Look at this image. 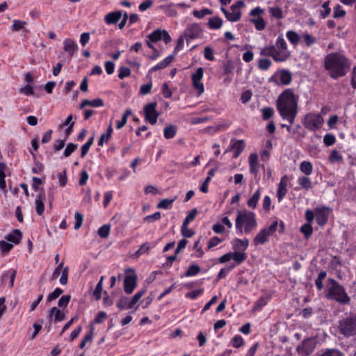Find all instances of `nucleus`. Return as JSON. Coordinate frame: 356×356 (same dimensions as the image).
Segmentation results:
<instances>
[{
    "instance_id": "29",
    "label": "nucleus",
    "mask_w": 356,
    "mask_h": 356,
    "mask_svg": "<svg viewBox=\"0 0 356 356\" xmlns=\"http://www.w3.org/2000/svg\"><path fill=\"white\" fill-rule=\"evenodd\" d=\"M104 104L103 100L100 98H97L93 100L85 99L81 102V103L80 104V108H83L84 107H86L87 106H90L95 107V108L102 107L104 106Z\"/></svg>"
},
{
    "instance_id": "17",
    "label": "nucleus",
    "mask_w": 356,
    "mask_h": 356,
    "mask_svg": "<svg viewBox=\"0 0 356 356\" xmlns=\"http://www.w3.org/2000/svg\"><path fill=\"white\" fill-rule=\"evenodd\" d=\"M289 178L286 175L283 176L281 178V180L278 184V188L277 191V197L278 199V202H280L287 193V185H288Z\"/></svg>"
},
{
    "instance_id": "12",
    "label": "nucleus",
    "mask_w": 356,
    "mask_h": 356,
    "mask_svg": "<svg viewBox=\"0 0 356 356\" xmlns=\"http://www.w3.org/2000/svg\"><path fill=\"white\" fill-rule=\"evenodd\" d=\"M276 85H288L291 81V73L285 70L277 71L270 79Z\"/></svg>"
},
{
    "instance_id": "18",
    "label": "nucleus",
    "mask_w": 356,
    "mask_h": 356,
    "mask_svg": "<svg viewBox=\"0 0 356 356\" xmlns=\"http://www.w3.org/2000/svg\"><path fill=\"white\" fill-rule=\"evenodd\" d=\"M248 163L250 167V172L257 175L259 170V156L256 153H252L248 157Z\"/></svg>"
},
{
    "instance_id": "60",
    "label": "nucleus",
    "mask_w": 356,
    "mask_h": 356,
    "mask_svg": "<svg viewBox=\"0 0 356 356\" xmlns=\"http://www.w3.org/2000/svg\"><path fill=\"white\" fill-rule=\"evenodd\" d=\"M161 218V213L155 212L152 215L147 216L144 218L143 220L147 222H152L154 221L158 220Z\"/></svg>"
},
{
    "instance_id": "28",
    "label": "nucleus",
    "mask_w": 356,
    "mask_h": 356,
    "mask_svg": "<svg viewBox=\"0 0 356 356\" xmlns=\"http://www.w3.org/2000/svg\"><path fill=\"white\" fill-rule=\"evenodd\" d=\"M175 54H171L168 56L161 62L157 63L156 65L151 68V71H156L163 68H165L168 65H169L172 60H174Z\"/></svg>"
},
{
    "instance_id": "2",
    "label": "nucleus",
    "mask_w": 356,
    "mask_h": 356,
    "mask_svg": "<svg viewBox=\"0 0 356 356\" xmlns=\"http://www.w3.org/2000/svg\"><path fill=\"white\" fill-rule=\"evenodd\" d=\"M325 67L330 76L337 79L343 76L350 67L347 58L339 54H330L325 58Z\"/></svg>"
},
{
    "instance_id": "30",
    "label": "nucleus",
    "mask_w": 356,
    "mask_h": 356,
    "mask_svg": "<svg viewBox=\"0 0 356 356\" xmlns=\"http://www.w3.org/2000/svg\"><path fill=\"white\" fill-rule=\"evenodd\" d=\"M298 184L303 189L309 190L312 187V183L307 176H300L297 179Z\"/></svg>"
},
{
    "instance_id": "63",
    "label": "nucleus",
    "mask_w": 356,
    "mask_h": 356,
    "mask_svg": "<svg viewBox=\"0 0 356 356\" xmlns=\"http://www.w3.org/2000/svg\"><path fill=\"white\" fill-rule=\"evenodd\" d=\"M263 208L266 212H269L271 209V199L268 195H266L263 200Z\"/></svg>"
},
{
    "instance_id": "61",
    "label": "nucleus",
    "mask_w": 356,
    "mask_h": 356,
    "mask_svg": "<svg viewBox=\"0 0 356 356\" xmlns=\"http://www.w3.org/2000/svg\"><path fill=\"white\" fill-rule=\"evenodd\" d=\"M330 8L329 7V2H325L320 10L321 15L323 18H325L330 13Z\"/></svg>"
},
{
    "instance_id": "10",
    "label": "nucleus",
    "mask_w": 356,
    "mask_h": 356,
    "mask_svg": "<svg viewBox=\"0 0 356 356\" xmlns=\"http://www.w3.org/2000/svg\"><path fill=\"white\" fill-rule=\"evenodd\" d=\"M316 346V339L309 337L304 339L301 344L297 347V352L300 356H308L314 350Z\"/></svg>"
},
{
    "instance_id": "39",
    "label": "nucleus",
    "mask_w": 356,
    "mask_h": 356,
    "mask_svg": "<svg viewBox=\"0 0 356 356\" xmlns=\"http://www.w3.org/2000/svg\"><path fill=\"white\" fill-rule=\"evenodd\" d=\"M269 13L272 17L280 19L283 18V11L279 6H273L268 8Z\"/></svg>"
},
{
    "instance_id": "57",
    "label": "nucleus",
    "mask_w": 356,
    "mask_h": 356,
    "mask_svg": "<svg viewBox=\"0 0 356 356\" xmlns=\"http://www.w3.org/2000/svg\"><path fill=\"white\" fill-rule=\"evenodd\" d=\"M74 218H75V224H74V229H79L83 223V216L82 214H81L79 212L76 211L74 214Z\"/></svg>"
},
{
    "instance_id": "54",
    "label": "nucleus",
    "mask_w": 356,
    "mask_h": 356,
    "mask_svg": "<svg viewBox=\"0 0 356 356\" xmlns=\"http://www.w3.org/2000/svg\"><path fill=\"white\" fill-rule=\"evenodd\" d=\"M261 113L264 120H266L273 116L274 111L271 107H265L261 109Z\"/></svg>"
},
{
    "instance_id": "45",
    "label": "nucleus",
    "mask_w": 356,
    "mask_h": 356,
    "mask_svg": "<svg viewBox=\"0 0 356 356\" xmlns=\"http://www.w3.org/2000/svg\"><path fill=\"white\" fill-rule=\"evenodd\" d=\"M26 24V22L24 21L14 19L11 26V30L13 31H19L22 30Z\"/></svg>"
},
{
    "instance_id": "3",
    "label": "nucleus",
    "mask_w": 356,
    "mask_h": 356,
    "mask_svg": "<svg viewBox=\"0 0 356 356\" xmlns=\"http://www.w3.org/2000/svg\"><path fill=\"white\" fill-rule=\"evenodd\" d=\"M258 222L256 214L251 211H237L235 220L236 232L240 234H249L257 228Z\"/></svg>"
},
{
    "instance_id": "34",
    "label": "nucleus",
    "mask_w": 356,
    "mask_h": 356,
    "mask_svg": "<svg viewBox=\"0 0 356 356\" xmlns=\"http://www.w3.org/2000/svg\"><path fill=\"white\" fill-rule=\"evenodd\" d=\"M301 40L303 41V42L305 44V45L308 47L314 44L317 41L316 38L314 36H313L312 34L309 33L308 32H305L302 35Z\"/></svg>"
},
{
    "instance_id": "53",
    "label": "nucleus",
    "mask_w": 356,
    "mask_h": 356,
    "mask_svg": "<svg viewBox=\"0 0 356 356\" xmlns=\"http://www.w3.org/2000/svg\"><path fill=\"white\" fill-rule=\"evenodd\" d=\"M300 230L305 234L306 238H309L313 232V229L310 223L303 225L301 227Z\"/></svg>"
},
{
    "instance_id": "9",
    "label": "nucleus",
    "mask_w": 356,
    "mask_h": 356,
    "mask_svg": "<svg viewBox=\"0 0 356 356\" xmlns=\"http://www.w3.org/2000/svg\"><path fill=\"white\" fill-rule=\"evenodd\" d=\"M126 276L124 279V291L127 294H131L137 285V275L134 270L128 268L125 270Z\"/></svg>"
},
{
    "instance_id": "46",
    "label": "nucleus",
    "mask_w": 356,
    "mask_h": 356,
    "mask_svg": "<svg viewBox=\"0 0 356 356\" xmlns=\"http://www.w3.org/2000/svg\"><path fill=\"white\" fill-rule=\"evenodd\" d=\"M129 300L127 298L122 296L121 297L116 303V306L121 310L129 309L128 307Z\"/></svg>"
},
{
    "instance_id": "19",
    "label": "nucleus",
    "mask_w": 356,
    "mask_h": 356,
    "mask_svg": "<svg viewBox=\"0 0 356 356\" xmlns=\"http://www.w3.org/2000/svg\"><path fill=\"white\" fill-rule=\"evenodd\" d=\"M232 245L234 251L245 252L249 245V240L247 238L243 239L236 238L232 241Z\"/></svg>"
},
{
    "instance_id": "27",
    "label": "nucleus",
    "mask_w": 356,
    "mask_h": 356,
    "mask_svg": "<svg viewBox=\"0 0 356 356\" xmlns=\"http://www.w3.org/2000/svg\"><path fill=\"white\" fill-rule=\"evenodd\" d=\"M261 197V189L257 188L247 201L248 207L254 209Z\"/></svg>"
},
{
    "instance_id": "41",
    "label": "nucleus",
    "mask_w": 356,
    "mask_h": 356,
    "mask_svg": "<svg viewBox=\"0 0 356 356\" xmlns=\"http://www.w3.org/2000/svg\"><path fill=\"white\" fill-rule=\"evenodd\" d=\"M251 22L254 24L257 30L262 31L266 28V22L262 17H256L250 19Z\"/></svg>"
},
{
    "instance_id": "42",
    "label": "nucleus",
    "mask_w": 356,
    "mask_h": 356,
    "mask_svg": "<svg viewBox=\"0 0 356 356\" xmlns=\"http://www.w3.org/2000/svg\"><path fill=\"white\" fill-rule=\"evenodd\" d=\"M163 134L166 139L172 138L176 134V127L173 125L168 126L164 129Z\"/></svg>"
},
{
    "instance_id": "35",
    "label": "nucleus",
    "mask_w": 356,
    "mask_h": 356,
    "mask_svg": "<svg viewBox=\"0 0 356 356\" xmlns=\"http://www.w3.org/2000/svg\"><path fill=\"white\" fill-rule=\"evenodd\" d=\"M232 257L236 264L239 265L246 259L247 255L245 252L241 251H234L232 252Z\"/></svg>"
},
{
    "instance_id": "22",
    "label": "nucleus",
    "mask_w": 356,
    "mask_h": 356,
    "mask_svg": "<svg viewBox=\"0 0 356 356\" xmlns=\"http://www.w3.org/2000/svg\"><path fill=\"white\" fill-rule=\"evenodd\" d=\"M63 49L72 57L77 51L78 45L73 40L67 38L63 41Z\"/></svg>"
},
{
    "instance_id": "25",
    "label": "nucleus",
    "mask_w": 356,
    "mask_h": 356,
    "mask_svg": "<svg viewBox=\"0 0 356 356\" xmlns=\"http://www.w3.org/2000/svg\"><path fill=\"white\" fill-rule=\"evenodd\" d=\"M45 200V194L44 192L39 194L38 197L35 199V210L38 215H42L44 211V202Z\"/></svg>"
},
{
    "instance_id": "58",
    "label": "nucleus",
    "mask_w": 356,
    "mask_h": 356,
    "mask_svg": "<svg viewBox=\"0 0 356 356\" xmlns=\"http://www.w3.org/2000/svg\"><path fill=\"white\" fill-rule=\"evenodd\" d=\"M336 141V138L333 134H327L325 135L323 138V143L327 146H330L333 145Z\"/></svg>"
},
{
    "instance_id": "52",
    "label": "nucleus",
    "mask_w": 356,
    "mask_h": 356,
    "mask_svg": "<svg viewBox=\"0 0 356 356\" xmlns=\"http://www.w3.org/2000/svg\"><path fill=\"white\" fill-rule=\"evenodd\" d=\"M211 13V10L208 8H204L201 10H195L193 12V15L198 19H201L205 15H210Z\"/></svg>"
},
{
    "instance_id": "44",
    "label": "nucleus",
    "mask_w": 356,
    "mask_h": 356,
    "mask_svg": "<svg viewBox=\"0 0 356 356\" xmlns=\"http://www.w3.org/2000/svg\"><path fill=\"white\" fill-rule=\"evenodd\" d=\"M103 280H104V277H101L100 280L97 283L96 288L93 293V295L96 298L97 300H99L101 298L102 292L103 290Z\"/></svg>"
},
{
    "instance_id": "47",
    "label": "nucleus",
    "mask_w": 356,
    "mask_h": 356,
    "mask_svg": "<svg viewBox=\"0 0 356 356\" xmlns=\"http://www.w3.org/2000/svg\"><path fill=\"white\" fill-rule=\"evenodd\" d=\"M320 356H343V353L335 348L327 349Z\"/></svg>"
},
{
    "instance_id": "16",
    "label": "nucleus",
    "mask_w": 356,
    "mask_h": 356,
    "mask_svg": "<svg viewBox=\"0 0 356 356\" xmlns=\"http://www.w3.org/2000/svg\"><path fill=\"white\" fill-rule=\"evenodd\" d=\"M330 210L327 207H318L315 209V218L316 222L320 225H324L327 220Z\"/></svg>"
},
{
    "instance_id": "8",
    "label": "nucleus",
    "mask_w": 356,
    "mask_h": 356,
    "mask_svg": "<svg viewBox=\"0 0 356 356\" xmlns=\"http://www.w3.org/2000/svg\"><path fill=\"white\" fill-rule=\"evenodd\" d=\"M324 124V120L320 114L308 113L303 120L304 126L310 131H316L321 129Z\"/></svg>"
},
{
    "instance_id": "56",
    "label": "nucleus",
    "mask_w": 356,
    "mask_h": 356,
    "mask_svg": "<svg viewBox=\"0 0 356 356\" xmlns=\"http://www.w3.org/2000/svg\"><path fill=\"white\" fill-rule=\"evenodd\" d=\"M271 65V61L268 58H261L258 62L259 67L261 70H268Z\"/></svg>"
},
{
    "instance_id": "13",
    "label": "nucleus",
    "mask_w": 356,
    "mask_h": 356,
    "mask_svg": "<svg viewBox=\"0 0 356 356\" xmlns=\"http://www.w3.org/2000/svg\"><path fill=\"white\" fill-rule=\"evenodd\" d=\"M184 35L187 41L200 38L202 35V29L200 24L197 23H193L188 25Z\"/></svg>"
},
{
    "instance_id": "59",
    "label": "nucleus",
    "mask_w": 356,
    "mask_h": 356,
    "mask_svg": "<svg viewBox=\"0 0 356 356\" xmlns=\"http://www.w3.org/2000/svg\"><path fill=\"white\" fill-rule=\"evenodd\" d=\"M197 214V209H192L187 215L186 218L184 219L183 223L189 224L192 220H193L195 216Z\"/></svg>"
},
{
    "instance_id": "4",
    "label": "nucleus",
    "mask_w": 356,
    "mask_h": 356,
    "mask_svg": "<svg viewBox=\"0 0 356 356\" xmlns=\"http://www.w3.org/2000/svg\"><path fill=\"white\" fill-rule=\"evenodd\" d=\"M260 54L264 56H271L276 62H283L289 57L290 53L287 49L286 41L282 36H279L275 45L261 49Z\"/></svg>"
},
{
    "instance_id": "33",
    "label": "nucleus",
    "mask_w": 356,
    "mask_h": 356,
    "mask_svg": "<svg viewBox=\"0 0 356 356\" xmlns=\"http://www.w3.org/2000/svg\"><path fill=\"white\" fill-rule=\"evenodd\" d=\"M6 238L15 244L18 243L22 238V234L19 230L15 229L6 236Z\"/></svg>"
},
{
    "instance_id": "51",
    "label": "nucleus",
    "mask_w": 356,
    "mask_h": 356,
    "mask_svg": "<svg viewBox=\"0 0 356 356\" xmlns=\"http://www.w3.org/2000/svg\"><path fill=\"white\" fill-rule=\"evenodd\" d=\"M68 274H69V268L67 266H65L63 268V269L62 270L61 277L59 280L60 283L62 285H66L67 284Z\"/></svg>"
},
{
    "instance_id": "37",
    "label": "nucleus",
    "mask_w": 356,
    "mask_h": 356,
    "mask_svg": "<svg viewBox=\"0 0 356 356\" xmlns=\"http://www.w3.org/2000/svg\"><path fill=\"white\" fill-rule=\"evenodd\" d=\"M177 196L171 199H163L157 204V208L163 209H170L172 208L173 202L176 200Z\"/></svg>"
},
{
    "instance_id": "6",
    "label": "nucleus",
    "mask_w": 356,
    "mask_h": 356,
    "mask_svg": "<svg viewBox=\"0 0 356 356\" xmlns=\"http://www.w3.org/2000/svg\"><path fill=\"white\" fill-rule=\"evenodd\" d=\"M329 298L334 299L337 301L346 304L350 301V298L346 293L344 289L336 282L330 281L327 286Z\"/></svg>"
},
{
    "instance_id": "11",
    "label": "nucleus",
    "mask_w": 356,
    "mask_h": 356,
    "mask_svg": "<svg viewBox=\"0 0 356 356\" xmlns=\"http://www.w3.org/2000/svg\"><path fill=\"white\" fill-rule=\"evenodd\" d=\"M204 74V69L198 67L196 71L191 74L192 85L193 89L197 92L198 96L204 92V86L202 81Z\"/></svg>"
},
{
    "instance_id": "31",
    "label": "nucleus",
    "mask_w": 356,
    "mask_h": 356,
    "mask_svg": "<svg viewBox=\"0 0 356 356\" xmlns=\"http://www.w3.org/2000/svg\"><path fill=\"white\" fill-rule=\"evenodd\" d=\"M146 290L142 289L140 291H138L131 300H129L128 303V307L133 309L136 305L138 302L140 300V299L143 296V295L145 293Z\"/></svg>"
},
{
    "instance_id": "14",
    "label": "nucleus",
    "mask_w": 356,
    "mask_h": 356,
    "mask_svg": "<svg viewBox=\"0 0 356 356\" xmlns=\"http://www.w3.org/2000/svg\"><path fill=\"white\" fill-rule=\"evenodd\" d=\"M147 38L154 42L163 40L166 44L169 43L172 40L169 33L165 30H161L160 29H157L149 34L147 35Z\"/></svg>"
},
{
    "instance_id": "23",
    "label": "nucleus",
    "mask_w": 356,
    "mask_h": 356,
    "mask_svg": "<svg viewBox=\"0 0 356 356\" xmlns=\"http://www.w3.org/2000/svg\"><path fill=\"white\" fill-rule=\"evenodd\" d=\"M122 16L120 10L108 13L104 17V21L107 24H116Z\"/></svg>"
},
{
    "instance_id": "7",
    "label": "nucleus",
    "mask_w": 356,
    "mask_h": 356,
    "mask_svg": "<svg viewBox=\"0 0 356 356\" xmlns=\"http://www.w3.org/2000/svg\"><path fill=\"white\" fill-rule=\"evenodd\" d=\"M340 330L345 336L356 334V313L350 314L340 322Z\"/></svg>"
},
{
    "instance_id": "49",
    "label": "nucleus",
    "mask_w": 356,
    "mask_h": 356,
    "mask_svg": "<svg viewBox=\"0 0 356 356\" xmlns=\"http://www.w3.org/2000/svg\"><path fill=\"white\" fill-rule=\"evenodd\" d=\"M235 268V265H231V266H227L224 268H222L218 274V280H220V279H222V278H225L227 275L234 268Z\"/></svg>"
},
{
    "instance_id": "24",
    "label": "nucleus",
    "mask_w": 356,
    "mask_h": 356,
    "mask_svg": "<svg viewBox=\"0 0 356 356\" xmlns=\"http://www.w3.org/2000/svg\"><path fill=\"white\" fill-rule=\"evenodd\" d=\"M17 271L15 269H9L7 270L2 277V280L5 284H8L11 288L14 285Z\"/></svg>"
},
{
    "instance_id": "38",
    "label": "nucleus",
    "mask_w": 356,
    "mask_h": 356,
    "mask_svg": "<svg viewBox=\"0 0 356 356\" xmlns=\"http://www.w3.org/2000/svg\"><path fill=\"white\" fill-rule=\"evenodd\" d=\"M329 161L332 163H341L343 161V156L337 149H333L329 156Z\"/></svg>"
},
{
    "instance_id": "48",
    "label": "nucleus",
    "mask_w": 356,
    "mask_h": 356,
    "mask_svg": "<svg viewBox=\"0 0 356 356\" xmlns=\"http://www.w3.org/2000/svg\"><path fill=\"white\" fill-rule=\"evenodd\" d=\"M13 245L12 243H10L6 241H0V250L3 254H6L12 248Z\"/></svg>"
},
{
    "instance_id": "64",
    "label": "nucleus",
    "mask_w": 356,
    "mask_h": 356,
    "mask_svg": "<svg viewBox=\"0 0 356 356\" xmlns=\"http://www.w3.org/2000/svg\"><path fill=\"white\" fill-rule=\"evenodd\" d=\"M232 344L235 348H239L243 344V339L240 335H236L232 339Z\"/></svg>"
},
{
    "instance_id": "26",
    "label": "nucleus",
    "mask_w": 356,
    "mask_h": 356,
    "mask_svg": "<svg viewBox=\"0 0 356 356\" xmlns=\"http://www.w3.org/2000/svg\"><path fill=\"white\" fill-rule=\"evenodd\" d=\"M231 149L234 151V157L237 158L245 149L244 140H236L232 144Z\"/></svg>"
},
{
    "instance_id": "36",
    "label": "nucleus",
    "mask_w": 356,
    "mask_h": 356,
    "mask_svg": "<svg viewBox=\"0 0 356 356\" xmlns=\"http://www.w3.org/2000/svg\"><path fill=\"white\" fill-rule=\"evenodd\" d=\"M300 170L307 176H309L312 173L313 165L311 162L304 161L300 164Z\"/></svg>"
},
{
    "instance_id": "20",
    "label": "nucleus",
    "mask_w": 356,
    "mask_h": 356,
    "mask_svg": "<svg viewBox=\"0 0 356 356\" xmlns=\"http://www.w3.org/2000/svg\"><path fill=\"white\" fill-rule=\"evenodd\" d=\"M47 316L51 321L60 322L65 319V314L61 310L54 307L49 310Z\"/></svg>"
},
{
    "instance_id": "32",
    "label": "nucleus",
    "mask_w": 356,
    "mask_h": 356,
    "mask_svg": "<svg viewBox=\"0 0 356 356\" xmlns=\"http://www.w3.org/2000/svg\"><path fill=\"white\" fill-rule=\"evenodd\" d=\"M286 37L289 41L294 46H297L301 40L300 36L296 32L293 31H289L286 33Z\"/></svg>"
},
{
    "instance_id": "15",
    "label": "nucleus",
    "mask_w": 356,
    "mask_h": 356,
    "mask_svg": "<svg viewBox=\"0 0 356 356\" xmlns=\"http://www.w3.org/2000/svg\"><path fill=\"white\" fill-rule=\"evenodd\" d=\"M156 103H150L147 104L144 108L145 120L152 124L156 123L159 116V113L156 110Z\"/></svg>"
},
{
    "instance_id": "21",
    "label": "nucleus",
    "mask_w": 356,
    "mask_h": 356,
    "mask_svg": "<svg viewBox=\"0 0 356 356\" xmlns=\"http://www.w3.org/2000/svg\"><path fill=\"white\" fill-rule=\"evenodd\" d=\"M221 11L225 15L226 19L232 22H237L241 19V10H234L230 8V10H227L224 8H221Z\"/></svg>"
},
{
    "instance_id": "5",
    "label": "nucleus",
    "mask_w": 356,
    "mask_h": 356,
    "mask_svg": "<svg viewBox=\"0 0 356 356\" xmlns=\"http://www.w3.org/2000/svg\"><path fill=\"white\" fill-rule=\"evenodd\" d=\"M278 225L279 222L275 220L270 225L262 227L253 238V245L258 246L268 243L270 237L277 231Z\"/></svg>"
},
{
    "instance_id": "62",
    "label": "nucleus",
    "mask_w": 356,
    "mask_h": 356,
    "mask_svg": "<svg viewBox=\"0 0 356 356\" xmlns=\"http://www.w3.org/2000/svg\"><path fill=\"white\" fill-rule=\"evenodd\" d=\"M130 74H131V70H129V68H128L127 67H121L119 69L118 77L120 79H122L125 77L129 76L130 75Z\"/></svg>"
},
{
    "instance_id": "1",
    "label": "nucleus",
    "mask_w": 356,
    "mask_h": 356,
    "mask_svg": "<svg viewBox=\"0 0 356 356\" xmlns=\"http://www.w3.org/2000/svg\"><path fill=\"white\" fill-rule=\"evenodd\" d=\"M298 97L293 90L286 89L282 92L277 100L276 106L282 119L293 124L297 115Z\"/></svg>"
},
{
    "instance_id": "50",
    "label": "nucleus",
    "mask_w": 356,
    "mask_h": 356,
    "mask_svg": "<svg viewBox=\"0 0 356 356\" xmlns=\"http://www.w3.org/2000/svg\"><path fill=\"white\" fill-rule=\"evenodd\" d=\"M188 224L182 223L181 231L184 236L190 238L193 236L194 232L188 228Z\"/></svg>"
},
{
    "instance_id": "40",
    "label": "nucleus",
    "mask_w": 356,
    "mask_h": 356,
    "mask_svg": "<svg viewBox=\"0 0 356 356\" xmlns=\"http://www.w3.org/2000/svg\"><path fill=\"white\" fill-rule=\"evenodd\" d=\"M208 25L211 29H220L222 25V19L219 17H213L209 19Z\"/></svg>"
},
{
    "instance_id": "43",
    "label": "nucleus",
    "mask_w": 356,
    "mask_h": 356,
    "mask_svg": "<svg viewBox=\"0 0 356 356\" xmlns=\"http://www.w3.org/2000/svg\"><path fill=\"white\" fill-rule=\"evenodd\" d=\"M200 271V268L196 264L191 265L185 273L186 277H192L197 275Z\"/></svg>"
},
{
    "instance_id": "55",
    "label": "nucleus",
    "mask_w": 356,
    "mask_h": 356,
    "mask_svg": "<svg viewBox=\"0 0 356 356\" xmlns=\"http://www.w3.org/2000/svg\"><path fill=\"white\" fill-rule=\"evenodd\" d=\"M110 233V226L104 225L98 229V234L102 238H106Z\"/></svg>"
}]
</instances>
